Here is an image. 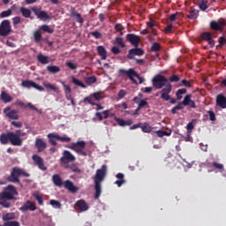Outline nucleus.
I'll return each instance as SVG.
<instances>
[{
  "instance_id": "f257e3e1",
  "label": "nucleus",
  "mask_w": 226,
  "mask_h": 226,
  "mask_svg": "<svg viewBox=\"0 0 226 226\" xmlns=\"http://www.w3.org/2000/svg\"><path fill=\"white\" fill-rule=\"evenodd\" d=\"M26 135H27V133L22 132V130H17L15 132L2 133L0 135V142L1 144H8V142H11V146H22L24 142L22 137H26Z\"/></svg>"
},
{
  "instance_id": "f03ea898",
  "label": "nucleus",
  "mask_w": 226,
  "mask_h": 226,
  "mask_svg": "<svg viewBox=\"0 0 226 226\" xmlns=\"http://www.w3.org/2000/svg\"><path fill=\"white\" fill-rule=\"evenodd\" d=\"M105 176H107V165L103 164L102 169L96 170V173L94 177V183L95 188V199H100V195H102V183L105 179Z\"/></svg>"
},
{
  "instance_id": "7ed1b4c3",
  "label": "nucleus",
  "mask_w": 226,
  "mask_h": 226,
  "mask_svg": "<svg viewBox=\"0 0 226 226\" xmlns=\"http://www.w3.org/2000/svg\"><path fill=\"white\" fill-rule=\"evenodd\" d=\"M15 195H19L17 188L13 185H9L4 188V192L0 193V206L4 207H10V202L8 200H13Z\"/></svg>"
},
{
  "instance_id": "20e7f679",
  "label": "nucleus",
  "mask_w": 226,
  "mask_h": 226,
  "mask_svg": "<svg viewBox=\"0 0 226 226\" xmlns=\"http://www.w3.org/2000/svg\"><path fill=\"white\" fill-rule=\"evenodd\" d=\"M24 176L29 177V174L20 168H13L11 176L8 177V181L11 183H20L19 177Z\"/></svg>"
},
{
  "instance_id": "39448f33",
  "label": "nucleus",
  "mask_w": 226,
  "mask_h": 226,
  "mask_svg": "<svg viewBox=\"0 0 226 226\" xmlns=\"http://www.w3.org/2000/svg\"><path fill=\"white\" fill-rule=\"evenodd\" d=\"M120 73H125L127 77H129L130 80H132V84H142L144 82V78L140 77L138 72H136L133 69H129V70H124V69H120L119 70ZM139 79V82H137V79Z\"/></svg>"
},
{
  "instance_id": "423d86ee",
  "label": "nucleus",
  "mask_w": 226,
  "mask_h": 226,
  "mask_svg": "<svg viewBox=\"0 0 226 226\" xmlns=\"http://www.w3.org/2000/svg\"><path fill=\"white\" fill-rule=\"evenodd\" d=\"M69 148L75 151L78 154H81V156H87V151H86V141L84 140L72 143L69 146Z\"/></svg>"
},
{
  "instance_id": "0eeeda50",
  "label": "nucleus",
  "mask_w": 226,
  "mask_h": 226,
  "mask_svg": "<svg viewBox=\"0 0 226 226\" xmlns=\"http://www.w3.org/2000/svg\"><path fill=\"white\" fill-rule=\"evenodd\" d=\"M48 139L52 146H57V142L56 140H59L60 142H72V138L66 135L61 136L56 132L49 133Z\"/></svg>"
},
{
  "instance_id": "6e6552de",
  "label": "nucleus",
  "mask_w": 226,
  "mask_h": 226,
  "mask_svg": "<svg viewBox=\"0 0 226 226\" xmlns=\"http://www.w3.org/2000/svg\"><path fill=\"white\" fill-rule=\"evenodd\" d=\"M167 84H170L169 79L163 76H156L153 79V86L155 89H162V87H166Z\"/></svg>"
},
{
  "instance_id": "1a4fd4ad",
  "label": "nucleus",
  "mask_w": 226,
  "mask_h": 226,
  "mask_svg": "<svg viewBox=\"0 0 226 226\" xmlns=\"http://www.w3.org/2000/svg\"><path fill=\"white\" fill-rule=\"evenodd\" d=\"M11 33V25L10 20L5 19L0 24V36L6 37Z\"/></svg>"
},
{
  "instance_id": "9d476101",
  "label": "nucleus",
  "mask_w": 226,
  "mask_h": 226,
  "mask_svg": "<svg viewBox=\"0 0 226 226\" xmlns=\"http://www.w3.org/2000/svg\"><path fill=\"white\" fill-rule=\"evenodd\" d=\"M64 155L61 157L60 162L64 165V167H68V163L71 162H75L76 158L72 152L64 150Z\"/></svg>"
},
{
  "instance_id": "9b49d317",
  "label": "nucleus",
  "mask_w": 226,
  "mask_h": 226,
  "mask_svg": "<svg viewBox=\"0 0 226 226\" xmlns=\"http://www.w3.org/2000/svg\"><path fill=\"white\" fill-rule=\"evenodd\" d=\"M4 114H5L8 119H12L14 121H18V119H19V111H17V109H11V107L4 108Z\"/></svg>"
},
{
  "instance_id": "f8f14e48",
  "label": "nucleus",
  "mask_w": 226,
  "mask_h": 226,
  "mask_svg": "<svg viewBox=\"0 0 226 226\" xmlns=\"http://www.w3.org/2000/svg\"><path fill=\"white\" fill-rule=\"evenodd\" d=\"M32 11H34V15L37 16V19L40 20H49L50 16L45 11H41V8L34 7L32 8Z\"/></svg>"
},
{
  "instance_id": "ddd939ff",
  "label": "nucleus",
  "mask_w": 226,
  "mask_h": 226,
  "mask_svg": "<svg viewBox=\"0 0 226 226\" xmlns=\"http://www.w3.org/2000/svg\"><path fill=\"white\" fill-rule=\"evenodd\" d=\"M172 91V85L170 83L167 84L164 88L161 90V98L164 102H169L170 99V93Z\"/></svg>"
},
{
  "instance_id": "4468645a",
  "label": "nucleus",
  "mask_w": 226,
  "mask_h": 226,
  "mask_svg": "<svg viewBox=\"0 0 226 226\" xmlns=\"http://www.w3.org/2000/svg\"><path fill=\"white\" fill-rule=\"evenodd\" d=\"M21 86L23 87H26L27 89H31V87H34V89H37V91H44L43 87L36 84V82H34L33 80L22 81Z\"/></svg>"
},
{
  "instance_id": "2eb2a0df",
  "label": "nucleus",
  "mask_w": 226,
  "mask_h": 226,
  "mask_svg": "<svg viewBox=\"0 0 226 226\" xmlns=\"http://www.w3.org/2000/svg\"><path fill=\"white\" fill-rule=\"evenodd\" d=\"M32 159L34 162L35 165L38 166L40 170H47V168L45 167V162H43V158H41L38 154H34L32 156Z\"/></svg>"
},
{
  "instance_id": "dca6fc26",
  "label": "nucleus",
  "mask_w": 226,
  "mask_h": 226,
  "mask_svg": "<svg viewBox=\"0 0 226 226\" xmlns=\"http://www.w3.org/2000/svg\"><path fill=\"white\" fill-rule=\"evenodd\" d=\"M64 188L65 190H68V192H71V193H77L79 192V187H77L72 180H65L63 185Z\"/></svg>"
},
{
  "instance_id": "f3484780",
  "label": "nucleus",
  "mask_w": 226,
  "mask_h": 226,
  "mask_svg": "<svg viewBox=\"0 0 226 226\" xmlns=\"http://www.w3.org/2000/svg\"><path fill=\"white\" fill-rule=\"evenodd\" d=\"M182 103L185 107H191V109H197V105H195V102L192 100V94L185 95Z\"/></svg>"
},
{
  "instance_id": "a211bd4d",
  "label": "nucleus",
  "mask_w": 226,
  "mask_h": 226,
  "mask_svg": "<svg viewBox=\"0 0 226 226\" xmlns=\"http://www.w3.org/2000/svg\"><path fill=\"white\" fill-rule=\"evenodd\" d=\"M35 147L39 153H41V151L47 149V143L42 139L37 138L35 139Z\"/></svg>"
},
{
  "instance_id": "6ab92c4d",
  "label": "nucleus",
  "mask_w": 226,
  "mask_h": 226,
  "mask_svg": "<svg viewBox=\"0 0 226 226\" xmlns=\"http://www.w3.org/2000/svg\"><path fill=\"white\" fill-rule=\"evenodd\" d=\"M20 211H36V204L28 200L20 207Z\"/></svg>"
},
{
  "instance_id": "aec40b11",
  "label": "nucleus",
  "mask_w": 226,
  "mask_h": 226,
  "mask_svg": "<svg viewBox=\"0 0 226 226\" xmlns=\"http://www.w3.org/2000/svg\"><path fill=\"white\" fill-rule=\"evenodd\" d=\"M211 29H214V31H222L223 27H225V23L222 21H212L210 23Z\"/></svg>"
},
{
  "instance_id": "412c9836",
  "label": "nucleus",
  "mask_w": 226,
  "mask_h": 226,
  "mask_svg": "<svg viewBox=\"0 0 226 226\" xmlns=\"http://www.w3.org/2000/svg\"><path fill=\"white\" fill-rule=\"evenodd\" d=\"M143 55H144V50H142L141 49L136 48L129 51L127 57L129 59H133L135 56H143Z\"/></svg>"
},
{
  "instance_id": "4be33fe9",
  "label": "nucleus",
  "mask_w": 226,
  "mask_h": 226,
  "mask_svg": "<svg viewBox=\"0 0 226 226\" xmlns=\"http://www.w3.org/2000/svg\"><path fill=\"white\" fill-rule=\"evenodd\" d=\"M127 40L132 43V45H134V47H139V43L140 41V38L135 34H127Z\"/></svg>"
},
{
  "instance_id": "5701e85b",
  "label": "nucleus",
  "mask_w": 226,
  "mask_h": 226,
  "mask_svg": "<svg viewBox=\"0 0 226 226\" xmlns=\"http://www.w3.org/2000/svg\"><path fill=\"white\" fill-rule=\"evenodd\" d=\"M115 121L117 122L119 126H132L133 121L132 119L124 120L123 118L115 117Z\"/></svg>"
},
{
  "instance_id": "b1692460",
  "label": "nucleus",
  "mask_w": 226,
  "mask_h": 226,
  "mask_svg": "<svg viewBox=\"0 0 226 226\" xmlns=\"http://www.w3.org/2000/svg\"><path fill=\"white\" fill-rule=\"evenodd\" d=\"M216 104L221 107V109H226V97L223 94H218L216 97Z\"/></svg>"
},
{
  "instance_id": "393cba45",
  "label": "nucleus",
  "mask_w": 226,
  "mask_h": 226,
  "mask_svg": "<svg viewBox=\"0 0 226 226\" xmlns=\"http://www.w3.org/2000/svg\"><path fill=\"white\" fill-rule=\"evenodd\" d=\"M202 40H205L209 43L211 47H215V41L211 38V33L205 32L201 34Z\"/></svg>"
},
{
  "instance_id": "a878e982",
  "label": "nucleus",
  "mask_w": 226,
  "mask_h": 226,
  "mask_svg": "<svg viewBox=\"0 0 226 226\" xmlns=\"http://www.w3.org/2000/svg\"><path fill=\"white\" fill-rule=\"evenodd\" d=\"M116 177L117 180L115 182V185H117L118 188H121V186L126 183V180H124V174L117 173Z\"/></svg>"
},
{
  "instance_id": "bb28decb",
  "label": "nucleus",
  "mask_w": 226,
  "mask_h": 226,
  "mask_svg": "<svg viewBox=\"0 0 226 226\" xmlns=\"http://www.w3.org/2000/svg\"><path fill=\"white\" fill-rule=\"evenodd\" d=\"M76 207L79 208L82 212L87 211L89 209V206L84 200H79L76 202Z\"/></svg>"
},
{
  "instance_id": "cd10ccee",
  "label": "nucleus",
  "mask_w": 226,
  "mask_h": 226,
  "mask_svg": "<svg viewBox=\"0 0 226 226\" xmlns=\"http://www.w3.org/2000/svg\"><path fill=\"white\" fill-rule=\"evenodd\" d=\"M52 181L54 183L55 186H63V185H64V182H63V178H61V176H59L58 174H55L52 176Z\"/></svg>"
},
{
  "instance_id": "c85d7f7f",
  "label": "nucleus",
  "mask_w": 226,
  "mask_h": 226,
  "mask_svg": "<svg viewBox=\"0 0 226 226\" xmlns=\"http://www.w3.org/2000/svg\"><path fill=\"white\" fill-rule=\"evenodd\" d=\"M0 98L4 103H10L11 102H13V97L4 91L1 93Z\"/></svg>"
},
{
  "instance_id": "c756f323",
  "label": "nucleus",
  "mask_w": 226,
  "mask_h": 226,
  "mask_svg": "<svg viewBox=\"0 0 226 226\" xmlns=\"http://www.w3.org/2000/svg\"><path fill=\"white\" fill-rule=\"evenodd\" d=\"M37 61L41 64H49V63H50V57L43 54H39L37 56Z\"/></svg>"
},
{
  "instance_id": "7c9ffc66",
  "label": "nucleus",
  "mask_w": 226,
  "mask_h": 226,
  "mask_svg": "<svg viewBox=\"0 0 226 226\" xmlns=\"http://www.w3.org/2000/svg\"><path fill=\"white\" fill-rule=\"evenodd\" d=\"M140 128H141V132H143V133H151L154 130V128L147 122L141 124Z\"/></svg>"
},
{
  "instance_id": "2f4dec72",
  "label": "nucleus",
  "mask_w": 226,
  "mask_h": 226,
  "mask_svg": "<svg viewBox=\"0 0 226 226\" xmlns=\"http://www.w3.org/2000/svg\"><path fill=\"white\" fill-rule=\"evenodd\" d=\"M43 86H44V87H46V89H49V91H54L55 93H59V87H57L54 84L44 81Z\"/></svg>"
},
{
  "instance_id": "473e14b6",
  "label": "nucleus",
  "mask_w": 226,
  "mask_h": 226,
  "mask_svg": "<svg viewBox=\"0 0 226 226\" xmlns=\"http://www.w3.org/2000/svg\"><path fill=\"white\" fill-rule=\"evenodd\" d=\"M97 52H98L99 56H101L102 59H103V60L107 59V49H105V47L98 46Z\"/></svg>"
},
{
  "instance_id": "72a5a7b5",
  "label": "nucleus",
  "mask_w": 226,
  "mask_h": 226,
  "mask_svg": "<svg viewBox=\"0 0 226 226\" xmlns=\"http://www.w3.org/2000/svg\"><path fill=\"white\" fill-rule=\"evenodd\" d=\"M60 84H62V86L64 87V91L66 97L71 96L72 87H70V85H66V83L64 81H60Z\"/></svg>"
},
{
  "instance_id": "f704fd0d",
  "label": "nucleus",
  "mask_w": 226,
  "mask_h": 226,
  "mask_svg": "<svg viewBox=\"0 0 226 226\" xmlns=\"http://www.w3.org/2000/svg\"><path fill=\"white\" fill-rule=\"evenodd\" d=\"M72 84L75 86H79V87H82L83 89H86V84H84L82 81H80L79 79H76L74 76L71 77Z\"/></svg>"
},
{
  "instance_id": "c9c22d12",
  "label": "nucleus",
  "mask_w": 226,
  "mask_h": 226,
  "mask_svg": "<svg viewBox=\"0 0 226 226\" xmlns=\"http://www.w3.org/2000/svg\"><path fill=\"white\" fill-rule=\"evenodd\" d=\"M195 124H197L196 119H193L187 124L186 125L187 133H192V131L195 128Z\"/></svg>"
},
{
  "instance_id": "e433bc0d",
  "label": "nucleus",
  "mask_w": 226,
  "mask_h": 226,
  "mask_svg": "<svg viewBox=\"0 0 226 226\" xmlns=\"http://www.w3.org/2000/svg\"><path fill=\"white\" fill-rule=\"evenodd\" d=\"M65 65L70 70H77L79 68V64L72 60H69L65 63Z\"/></svg>"
},
{
  "instance_id": "4c0bfd02",
  "label": "nucleus",
  "mask_w": 226,
  "mask_h": 226,
  "mask_svg": "<svg viewBox=\"0 0 226 226\" xmlns=\"http://www.w3.org/2000/svg\"><path fill=\"white\" fill-rule=\"evenodd\" d=\"M47 70L49 72V73H59V72H61V68H59L57 65L48 66Z\"/></svg>"
},
{
  "instance_id": "58836bf2",
  "label": "nucleus",
  "mask_w": 226,
  "mask_h": 226,
  "mask_svg": "<svg viewBox=\"0 0 226 226\" xmlns=\"http://www.w3.org/2000/svg\"><path fill=\"white\" fill-rule=\"evenodd\" d=\"M188 19H197V17H199V11L196 9H192L189 11V14L187 15Z\"/></svg>"
},
{
  "instance_id": "ea45409f",
  "label": "nucleus",
  "mask_w": 226,
  "mask_h": 226,
  "mask_svg": "<svg viewBox=\"0 0 226 226\" xmlns=\"http://www.w3.org/2000/svg\"><path fill=\"white\" fill-rule=\"evenodd\" d=\"M8 220H15V213L4 214L3 221L4 222H8Z\"/></svg>"
},
{
  "instance_id": "a19ab883",
  "label": "nucleus",
  "mask_w": 226,
  "mask_h": 226,
  "mask_svg": "<svg viewBox=\"0 0 226 226\" xmlns=\"http://www.w3.org/2000/svg\"><path fill=\"white\" fill-rule=\"evenodd\" d=\"M20 12L22 13L23 17H25L26 19H29V17H31V11L26 7H21Z\"/></svg>"
},
{
  "instance_id": "79ce46f5",
  "label": "nucleus",
  "mask_w": 226,
  "mask_h": 226,
  "mask_svg": "<svg viewBox=\"0 0 226 226\" xmlns=\"http://www.w3.org/2000/svg\"><path fill=\"white\" fill-rule=\"evenodd\" d=\"M72 17L73 19H75V20H77L79 24H84V19L82 18V16H80L79 13H78L77 11L72 12Z\"/></svg>"
},
{
  "instance_id": "37998d69",
  "label": "nucleus",
  "mask_w": 226,
  "mask_h": 226,
  "mask_svg": "<svg viewBox=\"0 0 226 226\" xmlns=\"http://www.w3.org/2000/svg\"><path fill=\"white\" fill-rule=\"evenodd\" d=\"M199 8L202 11H206V9L208 8L207 0H200L199 3Z\"/></svg>"
},
{
  "instance_id": "c03bdc74",
  "label": "nucleus",
  "mask_w": 226,
  "mask_h": 226,
  "mask_svg": "<svg viewBox=\"0 0 226 226\" xmlns=\"http://www.w3.org/2000/svg\"><path fill=\"white\" fill-rule=\"evenodd\" d=\"M50 206H52V207H54L55 209H61L62 205L61 202L56 200H51L49 201Z\"/></svg>"
},
{
  "instance_id": "a18cd8bd",
  "label": "nucleus",
  "mask_w": 226,
  "mask_h": 226,
  "mask_svg": "<svg viewBox=\"0 0 226 226\" xmlns=\"http://www.w3.org/2000/svg\"><path fill=\"white\" fill-rule=\"evenodd\" d=\"M183 94H186V89H185V88L178 89L176 93L177 99L182 100Z\"/></svg>"
},
{
  "instance_id": "49530a36",
  "label": "nucleus",
  "mask_w": 226,
  "mask_h": 226,
  "mask_svg": "<svg viewBox=\"0 0 226 226\" xmlns=\"http://www.w3.org/2000/svg\"><path fill=\"white\" fill-rule=\"evenodd\" d=\"M34 39L36 43L41 41V32L40 30H37L34 33Z\"/></svg>"
},
{
  "instance_id": "de8ad7c7",
  "label": "nucleus",
  "mask_w": 226,
  "mask_h": 226,
  "mask_svg": "<svg viewBox=\"0 0 226 226\" xmlns=\"http://www.w3.org/2000/svg\"><path fill=\"white\" fill-rule=\"evenodd\" d=\"M41 31H44V33H49V34H52L54 33V29H52L49 25H42L41 26Z\"/></svg>"
},
{
  "instance_id": "09e8293b",
  "label": "nucleus",
  "mask_w": 226,
  "mask_h": 226,
  "mask_svg": "<svg viewBox=\"0 0 226 226\" xmlns=\"http://www.w3.org/2000/svg\"><path fill=\"white\" fill-rule=\"evenodd\" d=\"M155 133H156L157 137H160L162 139V137H165V136L170 137L172 132H163V131H156Z\"/></svg>"
},
{
  "instance_id": "8fccbe9b",
  "label": "nucleus",
  "mask_w": 226,
  "mask_h": 226,
  "mask_svg": "<svg viewBox=\"0 0 226 226\" xmlns=\"http://www.w3.org/2000/svg\"><path fill=\"white\" fill-rule=\"evenodd\" d=\"M180 15H181V13H179V12L171 14V15L170 16V22L174 23V22H176L177 20H179V16H180Z\"/></svg>"
},
{
  "instance_id": "3c124183",
  "label": "nucleus",
  "mask_w": 226,
  "mask_h": 226,
  "mask_svg": "<svg viewBox=\"0 0 226 226\" xmlns=\"http://www.w3.org/2000/svg\"><path fill=\"white\" fill-rule=\"evenodd\" d=\"M96 82V77L92 76L86 79V83L88 84V86H93Z\"/></svg>"
},
{
  "instance_id": "603ef678",
  "label": "nucleus",
  "mask_w": 226,
  "mask_h": 226,
  "mask_svg": "<svg viewBox=\"0 0 226 226\" xmlns=\"http://www.w3.org/2000/svg\"><path fill=\"white\" fill-rule=\"evenodd\" d=\"M11 13H12L11 9H9L7 11H2L0 16L2 19H6V17H10Z\"/></svg>"
},
{
  "instance_id": "864d4df0",
  "label": "nucleus",
  "mask_w": 226,
  "mask_h": 226,
  "mask_svg": "<svg viewBox=\"0 0 226 226\" xmlns=\"http://www.w3.org/2000/svg\"><path fill=\"white\" fill-rule=\"evenodd\" d=\"M4 226H20V222L17 221L5 222L4 223Z\"/></svg>"
},
{
  "instance_id": "5fc2aeb1",
  "label": "nucleus",
  "mask_w": 226,
  "mask_h": 226,
  "mask_svg": "<svg viewBox=\"0 0 226 226\" xmlns=\"http://www.w3.org/2000/svg\"><path fill=\"white\" fill-rule=\"evenodd\" d=\"M143 107H147V102H146V100L144 99H141V101L138 104V110H140V109H143Z\"/></svg>"
},
{
  "instance_id": "6e6d98bb",
  "label": "nucleus",
  "mask_w": 226,
  "mask_h": 226,
  "mask_svg": "<svg viewBox=\"0 0 226 226\" xmlns=\"http://www.w3.org/2000/svg\"><path fill=\"white\" fill-rule=\"evenodd\" d=\"M116 43H117V45H119L120 47H122V49L124 48V41H123V38L117 37Z\"/></svg>"
},
{
  "instance_id": "4d7b16f0",
  "label": "nucleus",
  "mask_w": 226,
  "mask_h": 226,
  "mask_svg": "<svg viewBox=\"0 0 226 226\" xmlns=\"http://www.w3.org/2000/svg\"><path fill=\"white\" fill-rule=\"evenodd\" d=\"M34 197L37 202H39L40 206H43V197L40 194H34Z\"/></svg>"
},
{
  "instance_id": "13d9d810",
  "label": "nucleus",
  "mask_w": 226,
  "mask_h": 226,
  "mask_svg": "<svg viewBox=\"0 0 226 226\" xmlns=\"http://www.w3.org/2000/svg\"><path fill=\"white\" fill-rule=\"evenodd\" d=\"M92 96L96 100L97 102H100V100H102V94L100 92L94 93Z\"/></svg>"
},
{
  "instance_id": "bf43d9fd",
  "label": "nucleus",
  "mask_w": 226,
  "mask_h": 226,
  "mask_svg": "<svg viewBox=\"0 0 226 226\" xmlns=\"http://www.w3.org/2000/svg\"><path fill=\"white\" fill-rule=\"evenodd\" d=\"M15 105H18V107H21V109H27V105L22 101H17L15 102Z\"/></svg>"
},
{
  "instance_id": "052dcab7",
  "label": "nucleus",
  "mask_w": 226,
  "mask_h": 226,
  "mask_svg": "<svg viewBox=\"0 0 226 226\" xmlns=\"http://www.w3.org/2000/svg\"><path fill=\"white\" fill-rule=\"evenodd\" d=\"M151 50L153 52H158V50H160V44L154 42L151 47Z\"/></svg>"
},
{
  "instance_id": "680f3d73",
  "label": "nucleus",
  "mask_w": 226,
  "mask_h": 226,
  "mask_svg": "<svg viewBox=\"0 0 226 226\" xmlns=\"http://www.w3.org/2000/svg\"><path fill=\"white\" fill-rule=\"evenodd\" d=\"M223 45H226L225 36H222L219 38V47H223Z\"/></svg>"
},
{
  "instance_id": "e2e57ef3",
  "label": "nucleus",
  "mask_w": 226,
  "mask_h": 226,
  "mask_svg": "<svg viewBox=\"0 0 226 226\" xmlns=\"http://www.w3.org/2000/svg\"><path fill=\"white\" fill-rule=\"evenodd\" d=\"M147 26L149 29H153V27H154V26H156V21H154V20H149L147 23Z\"/></svg>"
},
{
  "instance_id": "0e129e2a",
  "label": "nucleus",
  "mask_w": 226,
  "mask_h": 226,
  "mask_svg": "<svg viewBox=\"0 0 226 226\" xmlns=\"http://www.w3.org/2000/svg\"><path fill=\"white\" fill-rule=\"evenodd\" d=\"M91 34L92 36H94V38H96L97 40L102 38V33L98 31L92 32Z\"/></svg>"
},
{
  "instance_id": "69168bd1",
  "label": "nucleus",
  "mask_w": 226,
  "mask_h": 226,
  "mask_svg": "<svg viewBox=\"0 0 226 226\" xmlns=\"http://www.w3.org/2000/svg\"><path fill=\"white\" fill-rule=\"evenodd\" d=\"M12 124V126H15V128H22V122H15V121H12L11 123Z\"/></svg>"
},
{
  "instance_id": "338daca9",
  "label": "nucleus",
  "mask_w": 226,
  "mask_h": 226,
  "mask_svg": "<svg viewBox=\"0 0 226 226\" xmlns=\"http://www.w3.org/2000/svg\"><path fill=\"white\" fill-rule=\"evenodd\" d=\"M13 26H19L20 24V17H15L12 19Z\"/></svg>"
},
{
  "instance_id": "774afa93",
  "label": "nucleus",
  "mask_w": 226,
  "mask_h": 226,
  "mask_svg": "<svg viewBox=\"0 0 226 226\" xmlns=\"http://www.w3.org/2000/svg\"><path fill=\"white\" fill-rule=\"evenodd\" d=\"M142 93H151L153 91V87H146L141 88Z\"/></svg>"
}]
</instances>
